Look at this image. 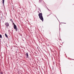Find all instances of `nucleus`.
<instances>
[{"instance_id":"9d476101","label":"nucleus","mask_w":74,"mask_h":74,"mask_svg":"<svg viewBox=\"0 0 74 74\" xmlns=\"http://www.w3.org/2000/svg\"><path fill=\"white\" fill-rule=\"evenodd\" d=\"M49 15H47V16L48 17L49 16Z\"/></svg>"},{"instance_id":"39448f33","label":"nucleus","mask_w":74,"mask_h":74,"mask_svg":"<svg viewBox=\"0 0 74 74\" xmlns=\"http://www.w3.org/2000/svg\"><path fill=\"white\" fill-rule=\"evenodd\" d=\"M2 3L3 4V5H4V0H2Z\"/></svg>"},{"instance_id":"7ed1b4c3","label":"nucleus","mask_w":74,"mask_h":74,"mask_svg":"<svg viewBox=\"0 0 74 74\" xmlns=\"http://www.w3.org/2000/svg\"><path fill=\"white\" fill-rule=\"evenodd\" d=\"M5 25L6 27H8L9 26V23H6Z\"/></svg>"},{"instance_id":"0eeeda50","label":"nucleus","mask_w":74,"mask_h":74,"mask_svg":"<svg viewBox=\"0 0 74 74\" xmlns=\"http://www.w3.org/2000/svg\"><path fill=\"white\" fill-rule=\"evenodd\" d=\"M0 38H2V36L0 34Z\"/></svg>"},{"instance_id":"2eb2a0df","label":"nucleus","mask_w":74,"mask_h":74,"mask_svg":"<svg viewBox=\"0 0 74 74\" xmlns=\"http://www.w3.org/2000/svg\"><path fill=\"white\" fill-rule=\"evenodd\" d=\"M2 18V17H1V18Z\"/></svg>"},{"instance_id":"4468645a","label":"nucleus","mask_w":74,"mask_h":74,"mask_svg":"<svg viewBox=\"0 0 74 74\" xmlns=\"http://www.w3.org/2000/svg\"><path fill=\"white\" fill-rule=\"evenodd\" d=\"M48 10H49V9H48Z\"/></svg>"},{"instance_id":"9b49d317","label":"nucleus","mask_w":74,"mask_h":74,"mask_svg":"<svg viewBox=\"0 0 74 74\" xmlns=\"http://www.w3.org/2000/svg\"><path fill=\"white\" fill-rule=\"evenodd\" d=\"M64 23L65 24H66V23Z\"/></svg>"},{"instance_id":"1a4fd4ad","label":"nucleus","mask_w":74,"mask_h":74,"mask_svg":"<svg viewBox=\"0 0 74 74\" xmlns=\"http://www.w3.org/2000/svg\"><path fill=\"white\" fill-rule=\"evenodd\" d=\"M0 74H3V72H1L0 73Z\"/></svg>"},{"instance_id":"ddd939ff","label":"nucleus","mask_w":74,"mask_h":74,"mask_svg":"<svg viewBox=\"0 0 74 74\" xmlns=\"http://www.w3.org/2000/svg\"><path fill=\"white\" fill-rule=\"evenodd\" d=\"M49 10V11H50V10Z\"/></svg>"},{"instance_id":"f257e3e1","label":"nucleus","mask_w":74,"mask_h":74,"mask_svg":"<svg viewBox=\"0 0 74 74\" xmlns=\"http://www.w3.org/2000/svg\"><path fill=\"white\" fill-rule=\"evenodd\" d=\"M38 16L40 19H41V21H42V22H43L44 19L43 18V17H42V14L41 13H40L38 14Z\"/></svg>"},{"instance_id":"423d86ee","label":"nucleus","mask_w":74,"mask_h":74,"mask_svg":"<svg viewBox=\"0 0 74 74\" xmlns=\"http://www.w3.org/2000/svg\"><path fill=\"white\" fill-rule=\"evenodd\" d=\"M5 36L6 37H7V38H8V36H7V34L5 33Z\"/></svg>"},{"instance_id":"6e6552de","label":"nucleus","mask_w":74,"mask_h":74,"mask_svg":"<svg viewBox=\"0 0 74 74\" xmlns=\"http://www.w3.org/2000/svg\"><path fill=\"white\" fill-rule=\"evenodd\" d=\"M10 21H12V22L13 23V21H12V19H10Z\"/></svg>"},{"instance_id":"f8f14e48","label":"nucleus","mask_w":74,"mask_h":74,"mask_svg":"<svg viewBox=\"0 0 74 74\" xmlns=\"http://www.w3.org/2000/svg\"><path fill=\"white\" fill-rule=\"evenodd\" d=\"M41 1H39V3H40V2H41Z\"/></svg>"},{"instance_id":"f03ea898","label":"nucleus","mask_w":74,"mask_h":74,"mask_svg":"<svg viewBox=\"0 0 74 74\" xmlns=\"http://www.w3.org/2000/svg\"><path fill=\"white\" fill-rule=\"evenodd\" d=\"M13 26L14 27V29H15L16 31V32H17V31L18 30V28H17L16 26V25L15 24V23H14V22H13Z\"/></svg>"},{"instance_id":"20e7f679","label":"nucleus","mask_w":74,"mask_h":74,"mask_svg":"<svg viewBox=\"0 0 74 74\" xmlns=\"http://www.w3.org/2000/svg\"><path fill=\"white\" fill-rule=\"evenodd\" d=\"M25 55L26 56L27 58H29V55H28V53H26L25 54Z\"/></svg>"}]
</instances>
